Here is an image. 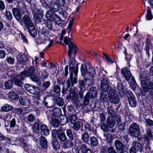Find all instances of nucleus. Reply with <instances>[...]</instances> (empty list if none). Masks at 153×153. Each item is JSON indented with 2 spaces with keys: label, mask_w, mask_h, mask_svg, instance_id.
I'll return each instance as SVG.
<instances>
[{
  "label": "nucleus",
  "mask_w": 153,
  "mask_h": 153,
  "mask_svg": "<svg viewBox=\"0 0 153 153\" xmlns=\"http://www.w3.org/2000/svg\"><path fill=\"white\" fill-rule=\"evenodd\" d=\"M141 79V83L144 92H142V94L145 96L146 92H149L150 94H153V82H149L148 84L147 83L149 82V79L148 76H144L143 75H140Z\"/></svg>",
  "instance_id": "obj_1"
},
{
  "label": "nucleus",
  "mask_w": 153,
  "mask_h": 153,
  "mask_svg": "<svg viewBox=\"0 0 153 153\" xmlns=\"http://www.w3.org/2000/svg\"><path fill=\"white\" fill-rule=\"evenodd\" d=\"M87 64L88 66L86 76L87 78L85 79V81L86 84L88 86H90L93 83L94 76L96 75V71H97L98 68L97 67H92L90 63H87Z\"/></svg>",
  "instance_id": "obj_2"
},
{
  "label": "nucleus",
  "mask_w": 153,
  "mask_h": 153,
  "mask_svg": "<svg viewBox=\"0 0 153 153\" xmlns=\"http://www.w3.org/2000/svg\"><path fill=\"white\" fill-rule=\"evenodd\" d=\"M22 22L25 25L30 35L33 37H35L36 36V30L35 26L29 16L26 15L24 16L22 19Z\"/></svg>",
  "instance_id": "obj_3"
},
{
  "label": "nucleus",
  "mask_w": 153,
  "mask_h": 153,
  "mask_svg": "<svg viewBox=\"0 0 153 153\" xmlns=\"http://www.w3.org/2000/svg\"><path fill=\"white\" fill-rule=\"evenodd\" d=\"M68 56L70 63L72 66L74 63V57L78 49L77 46L74 44H71L69 45Z\"/></svg>",
  "instance_id": "obj_4"
},
{
  "label": "nucleus",
  "mask_w": 153,
  "mask_h": 153,
  "mask_svg": "<svg viewBox=\"0 0 153 153\" xmlns=\"http://www.w3.org/2000/svg\"><path fill=\"white\" fill-rule=\"evenodd\" d=\"M108 99L113 104H118L120 99L116 91L113 89H110L108 94Z\"/></svg>",
  "instance_id": "obj_5"
},
{
  "label": "nucleus",
  "mask_w": 153,
  "mask_h": 153,
  "mask_svg": "<svg viewBox=\"0 0 153 153\" xmlns=\"http://www.w3.org/2000/svg\"><path fill=\"white\" fill-rule=\"evenodd\" d=\"M139 128L135 123H132L129 128V133L132 136L137 137L139 134Z\"/></svg>",
  "instance_id": "obj_6"
},
{
  "label": "nucleus",
  "mask_w": 153,
  "mask_h": 153,
  "mask_svg": "<svg viewBox=\"0 0 153 153\" xmlns=\"http://www.w3.org/2000/svg\"><path fill=\"white\" fill-rule=\"evenodd\" d=\"M66 98L67 100L70 99L71 100L73 101L75 103H76L77 106L79 105L78 102L79 101V100L76 88L71 89L69 94L66 97Z\"/></svg>",
  "instance_id": "obj_7"
},
{
  "label": "nucleus",
  "mask_w": 153,
  "mask_h": 153,
  "mask_svg": "<svg viewBox=\"0 0 153 153\" xmlns=\"http://www.w3.org/2000/svg\"><path fill=\"white\" fill-rule=\"evenodd\" d=\"M70 70L71 71L70 74V78L71 80V84L72 86L74 84L77 83V74L78 70L76 68L73 66L70 67Z\"/></svg>",
  "instance_id": "obj_8"
},
{
  "label": "nucleus",
  "mask_w": 153,
  "mask_h": 153,
  "mask_svg": "<svg viewBox=\"0 0 153 153\" xmlns=\"http://www.w3.org/2000/svg\"><path fill=\"white\" fill-rule=\"evenodd\" d=\"M44 4L45 7L47 6L49 10L53 13L56 12L59 10V8L58 4L54 1H51L49 4L45 3Z\"/></svg>",
  "instance_id": "obj_9"
},
{
  "label": "nucleus",
  "mask_w": 153,
  "mask_h": 153,
  "mask_svg": "<svg viewBox=\"0 0 153 153\" xmlns=\"http://www.w3.org/2000/svg\"><path fill=\"white\" fill-rule=\"evenodd\" d=\"M43 16V12L42 10L37 8L35 9L33 17L37 22H41V19Z\"/></svg>",
  "instance_id": "obj_10"
},
{
  "label": "nucleus",
  "mask_w": 153,
  "mask_h": 153,
  "mask_svg": "<svg viewBox=\"0 0 153 153\" xmlns=\"http://www.w3.org/2000/svg\"><path fill=\"white\" fill-rule=\"evenodd\" d=\"M109 80L107 78H103L101 80V92H107L108 90L111 89L109 85Z\"/></svg>",
  "instance_id": "obj_11"
},
{
  "label": "nucleus",
  "mask_w": 153,
  "mask_h": 153,
  "mask_svg": "<svg viewBox=\"0 0 153 153\" xmlns=\"http://www.w3.org/2000/svg\"><path fill=\"white\" fill-rule=\"evenodd\" d=\"M127 93L130 96L129 97H128L129 105L131 107H135L136 106L137 103L136 99L133 96V94L131 91H128Z\"/></svg>",
  "instance_id": "obj_12"
},
{
  "label": "nucleus",
  "mask_w": 153,
  "mask_h": 153,
  "mask_svg": "<svg viewBox=\"0 0 153 153\" xmlns=\"http://www.w3.org/2000/svg\"><path fill=\"white\" fill-rule=\"evenodd\" d=\"M24 78V76L21 73V74L16 76L15 78L13 79V81L15 85L21 86L23 85L22 81Z\"/></svg>",
  "instance_id": "obj_13"
},
{
  "label": "nucleus",
  "mask_w": 153,
  "mask_h": 153,
  "mask_svg": "<svg viewBox=\"0 0 153 153\" xmlns=\"http://www.w3.org/2000/svg\"><path fill=\"white\" fill-rule=\"evenodd\" d=\"M121 73L123 75L127 81L130 80L131 74L130 70L128 68H125L122 69Z\"/></svg>",
  "instance_id": "obj_14"
},
{
  "label": "nucleus",
  "mask_w": 153,
  "mask_h": 153,
  "mask_svg": "<svg viewBox=\"0 0 153 153\" xmlns=\"http://www.w3.org/2000/svg\"><path fill=\"white\" fill-rule=\"evenodd\" d=\"M34 68L32 67H31L29 68L27 70L24 71L21 73L25 77L27 76L30 77L34 74Z\"/></svg>",
  "instance_id": "obj_15"
},
{
  "label": "nucleus",
  "mask_w": 153,
  "mask_h": 153,
  "mask_svg": "<svg viewBox=\"0 0 153 153\" xmlns=\"http://www.w3.org/2000/svg\"><path fill=\"white\" fill-rule=\"evenodd\" d=\"M132 146L137 151L141 152L143 149L142 144L137 141H134L132 143Z\"/></svg>",
  "instance_id": "obj_16"
},
{
  "label": "nucleus",
  "mask_w": 153,
  "mask_h": 153,
  "mask_svg": "<svg viewBox=\"0 0 153 153\" xmlns=\"http://www.w3.org/2000/svg\"><path fill=\"white\" fill-rule=\"evenodd\" d=\"M88 65L87 64H85L83 65H82L81 67V74L83 77H84V80L85 79L87 78L86 77L87 74L88 72L87 68H88Z\"/></svg>",
  "instance_id": "obj_17"
},
{
  "label": "nucleus",
  "mask_w": 153,
  "mask_h": 153,
  "mask_svg": "<svg viewBox=\"0 0 153 153\" xmlns=\"http://www.w3.org/2000/svg\"><path fill=\"white\" fill-rule=\"evenodd\" d=\"M85 123V121L82 120H79L78 121L75 123L73 126V129L76 131H78L80 127V124H81V127H82L83 124Z\"/></svg>",
  "instance_id": "obj_18"
},
{
  "label": "nucleus",
  "mask_w": 153,
  "mask_h": 153,
  "mask_svg": "<svg viewBox=\"0 0 153 153\" xmlns=\"http://www.w3.org/2000/svg\"><path fill=\"white\" fill-rule=\"evenodd\" d=\"M115 117H109L108 118L107 120V125L108 127L112 128L114 126L115 124Z\"/></svg>",
  "instance_id": "obj_19"
},
{
  "label": "nucleus",
  "mask_w": 153,
  "mask_h": 153,
  "mask_svg": "<svg viewBox=\"0 0 153 153\" xmlns=\"http://www.w3.org/2000/svg\"><path fill=\"white\" fill-rule=\"evenodd\" d=\"M12 12L14 17L17 20H19L21 18L20 10L18 8H14L12 9Z\"/></svg>",
  "instance_id": "obj_20"
},
{
  "label": "nucleus",
  "mask_w": 153,
  "mask_h": 153,
  "mask_svg": "<svg viewBox=\"0 0 153 153\" xmlns=\"http://www.w3.org/2000/svg\"><path fill=\"white\" fill-rule=\"evenodd\" d=\"M97 94L96 90L94 88H91L89 91L86 94L91 99L94 98L96 97Z\"/></svg>",
  "instance_id": "obj_21"
},
{
  "label": "nucleus",
  "mask_w": 153,
  "mask_h": 153,
  "mask_svg": "<svg viewBox=\"0 0 153 153\" xmlns=\"http://www.w3.org/2000/svg\"><path fill=\"white\" fill-rule=\"evenodd\" d=\"M78 153H92V152L90 149L87 148L85 144H82L80 150L78 151Z\"/></svg>",
  "instance_id": "obj_22"
},
{
  "label": "nucleus",
  "mask_w": 153,
  "mask_h": 153,
  "mask_svg": "<svg viewBox=\"0 0 153 153\" xmlns=\"http://www.w3.org/2000/svg\"><path fill=\"white\" fill-rule=\"evenodd\" d=\"M115 146L117 150H123L125 148L124 145L119 140H116L114 142Z\"/></svg>",
  "instance_id": "obj_23"
},
{
  "label": "nucleus",
  "mask_w": 153,
  "mask_h": 153,
  "mask_svg": "<svg viewBox=\"0 0 153 153\" xmlns=\"http://www.w3.org/2000/svg\"><path fill=\"white\" fill-rule=\"evenodd\" d=\"M57 137L60 141L62 142H64L67 139L65 133L60 130H58Z\"/></svg>",
  "instance_id": "obj_24"
},
{
  "label": "nucleus",
  "mask_w": 153,
  "mask_h": 153,
  "mask_svg": "<svg viewBox=\"0 0 153 153\" xmlns=\"http://www.w3.org/2000/svg\"><path fill=\"white\" fill-rule=\"evenodd\" d=\"M51 111L52 114L55 117L60 116L62 114V111L61 109L59 108H52Z\"/></svg>",
  "instance_id": "obj_25"
},
{
  "label": "nucleus",
  "mask_w": 153,
  "mask_h": 153,
  "mask_svg": "<svg viewBox=\"0 0 153 153\" xmlns=\"http://www.w3.org/2000/svg\"><path fill=\"white\" fill-rule=\"evenodd\" d=\"M40 144L43 149H45L47 147V142L45 138L43 136H41L39 138Z\"/></svg>",
  "instance_id": "obj_26"
},
{
  "label": "nucleus",
  "mask_w": 153,
  "mask_h": 153,
  "mask_svg": "<svg viewBox=\"0 0 153 153\" xmlns=\"http://www.w3.org/2000/svg\"><path fill=\"white\" fill-rule=\"evenodd\" d=\"M19 57H17L18 59V62L20 63H23L28 60L27 57L26 56L25 54H23L22 55L19 56Z\"/></svg>",
  "instance_id": "obj_27"
},
{
  "label": "nucleus",
  "mask_w": 153,
  "mask_h": 153,
  "mask_svg": "<svg viewBox=\"0 0 153 153\" xmlns=\"http://www.w3.org/2000/svg\"><path fill=\"white\" fill-rule=\"evenodd\" d=\"M40 129L45 135H47L49 133V130L46 125L45 124L42 125L40 127Z\"/></svg>",
  "instance_id": "obj_28"
},
{
  "label": "nucleus",
  "mask_w": 153,
  "mask_h": 153,
  "mask_svg": "<svg viewBox=\"0 0 153 153\" xmlns=\"http://www.w3.org/2000/svg\"><path fill=\"white\" fill-rule=\"evenodd\" d=\"M84 124H85L84 127L86 130H88L89 131H91L90 133V135H92L93 134H94V135L96 134L97 133V131L96 130H93V131H92L89 124L86 123L85 122V123Z\"/></svg>",
  "instance_id": "obj_29"
},
{
  "label": "nucleus",
  "mask_w": 153,
  "mask_h": 153,
  "mask_svg": "<svg viewBox=\"0 0 153 153\" xmlns=\"http://www.w3.org/2000/svg\"><path fill=\"white\" fill-rule=\"evenodd\" d=\"M147 13L146 16V19L147 20H151L153 18L151 8L149 7H148L147 8Z\"/></svg>",
  "instance_id": "obj_30"
},
{
  "label": "nucleus",
  "mask_w": 153,
  "mask_h": 153,
  "mask_svg": "<svg viewBox=\"0 0 153 153\" xmlns=\"http://www.w3.org/2000/svg\"><path fill=\"white\" fill-rule=\"evenodd\" d=\"M53 16V18L51 20L53 21L55 23L58 25L60 24L62 22V20L59 16L56 14Z\"/></svg>",
  "instance_id": "obj_31"
},
{
  "label": "nucleus",
  "mask_w": 153,
  "mask_h": 153,
  "mask_svg": "<svg viewBox=\"0 0 153 153\" xmlns=\"http://www.w3.org/2000/svg\"><path fill=\"white\" fill-rule=\"evenodd\" d=\"M52 12V11L50 10H48L46 12L45 16L49 20H52L53 18V16L55 14L53 13Z\"/></svg>",
  "instance_id": "obj_32"
},
{
  "label": "nucleus",
  "mask_w": 153,
  "mask_h": 153,
  "mask_svg": "<svg viewBox=\"0 0 153 153\" xmlns=\"http://www.w3.org/2000/svg\"><path fill=\"white\" fill-rule=\"evenodd\" d=\"M12 109V106L8 104H6L4 106H2L1 108V110L2 111L6 112L10 111Z\"/></svg>",
  "instance_id": "obj_33"
},
{
  "label": "nucleus",
  "mask_w": 153,
  "mask_h": 153,
  "mask_svg": "<svg viewBox=\"0 0 153 153\" xmlns=\"http://www.w3.org/2000/svg\"><path fill=\"white\" fill-rule=\"evenodd\" d=\"M101 94L99 98V100L102 102H106L107 101V94H104V92H101Z\"/></svg>",
  "instance_id": "obj_34"
},
{
  "label": "nucleus",
  "mask_w": 153,
  "mask_h": 153,
  "mask_svg": "<svg viewBox=\"0 0 153 153\" xmlns=\"http://www.w3.org/2000/svg\"><path fill=\"white\" fill-rule=\"evenodd\" d=\"M81 139L85 143H87L89 139V135L88 134L85 132L82 134Z\"/></svg>",
  "instance_id": "obj_35"
},
{
  "label": "nucleus",
  "mask_w": 153,
  "mask_h": 153,
  "mask_svg": "<svg viewBox=\"0 0 153 153\" xmlns=\"http://www.w3.org/2000/svg\"><path fill=\"white\" fill-rule=\"evenodd\" d=\"M73 144V142L71 140H68L63 143V146L64 148H69L72 147Z\"/></svg>",
  "instance_id": "obj_36"
},
{
  "label": "nucleus",
  "mask_w": 153,
  "mask_h": 153,
  "mask_svg": "<svg viewBox=\"0 0 153 153\" xmlns=\"http://www.w3.org/2000/svg\"><path fill=\"white\" fill-rule=\"evenodd\" d=\"M30 100L27 98H21L19 100V102L21 104L24 105H28L30 103Z\"/></svg>",
  "instance_id": "obj_37"
},
{
  "label": "nucleus",
  "mask_w": 153,
  "mask_h": 153,
  "mask_svg": "<svg viewBox=\"0 0 153 153\" xmlns=\"http://www.w3.org/2000/svg\"><path fill=\"white\" fill-rule=\"evenodd\" d=\"M9 98L13 100H16L19 97V95L18 94H16L14 92H10L9 93Z\"/></svg>",
  "instance_id": "obj_38"
},
{
  "label": "nucleus",
  "mask_w": 153,
  "mask_h": 153,
  "mask_svg": "<svg viewBox=\"0 0 153 153\" xmlns=\"http://www.w3.org/2000/svg\"><path fill=\"white\" fill-rule=\"evenodd\" d=\"M78 85L79 88L81 90H85V84L84 81L82 80H79L78 82Z\"/></svg>",
  "instance_id": "obj_39"
},
{
  "label": "nucleus",
  "mask_w": 153,
  "mask_h": 153,
  "mask_svg": "<svg viewBox=\"0 0 153 153\" xmlns=\"http://www.w3.org/2000/svg\"><path fill=\"white\" fill-rule=\"evenodd\" d=\"M4 16L9 21H10L12 19V15L11 13L8 11L6 10Z\"/></svg>",
  "instance_id": "obj_40"
},
{
  "label": "nucleus",
  "mask_w": 153,
  "mask_h": 153,
  "mask_svg": "<svg viewBox=\"0 0 153 153\" xmlns=\"http://www.w3.org/2000/svg\"><path fill=\"white\" fill-rule=\"evenodd\" d=\"M51 124L53 127L55 128H57L59 125V120L57 119H53L51 120Z\"/></svg>",
  "instance_id": "obj_41"
},
{
  "label": "nucleus",
  "mask_w": 153,
  "mask_h": 153,
  "mask_svg": "<svg viewBox=\"0 0 153 153\" xmlns=\"http://www.w3.org/2000/svg\"><path fill=\"white\" fill-rule=\"evenodd\" d=\"M91 144L94 146H96L98 144V141L94 137H92L90 138Z\"/></svg>",
  "instance_id": "obj_42"
},
{
  "label": "nucleus",
  "mask_w": 153,
  "mask_h": 153,
  "mask_svg": "<svg viewBox=\"0 0 153 153\" xmlns=\"http://www.w3.org/2000/svg\"><path fill=\"white\" fill-rule=\"evenodd\" d=\"M107 111L108 114L111 116V117H115L116 113L111 107H108L107 108Z\"/></svg>",
  "instance_id": "obj_43"
},
{
  "label": "nucleus",
  "mask_w": 153,
  "mask_h": 153,
  "mask_svg": "<svg viewBox=\"0 0 153 153\" xmlns=\"http://www.w3.org/2000/svg\"><path fill=\"white\" fill-rule=\"evenodd\" d=\"M4 85L7 89H9L13 87V82L12 80L6 81L5 82Z\"/></svg>",
  "instance_id": "obj_44"
},
{
  "label": "nucleus",
  "mask_w": 153,
  "mask_h": 153,
  "mask_svg": "<svg viewBox=\"0 0 153 153\" xmlns=\"http://www.w3.org/2000/svg\"><path fill=\"white\" fill-rule=\"evenodd\" d=\"M124 53L125 54V59L127 62L130 61L132 59L131 55L129 54H128L127 52V49H125L124 51Z\"/></svg>",
  "instance_id": "obj_45"
},
{
  "label": "nucleus",
  "mask_w": 153,
  "mask_h": 153,
  "mask_svg": "<svg viewBox=\"0 0 153 153\" xmlns=\"http://www.w3.org/2000/svg\"><path fill=\"white\" fill-rule=\"evenodd\" d=\"M60 144L59 142L57 140H54L53 143V147L55 150L59 149L60 148Z\"/></svg>",
  "instance_id": "obj_46"
},
{
  "label": "nucleus",
  "mask_w": 153,
  "mask_h": 153,
  "mask_svg": "<svg viewBox=\"0 0 153 153\" xmlns=\"http://www.w3.org/2000/svg\"><path fill=\"white\" fill-rule=\"evenodd\" d=\"M25 88L27 91H29L30 92H31V91L32 90V89H33V90L35 89L36 87L34 86H30L28 84H26L25 85Z\"/></svg>",
  "instance_id": "obj_47"
},
{
  "label": "nucleus",
  "mask_w": 153,
  "mask_h": 153,
  "mask_svg": "<svg viewBox=\"0 0 153 153\" xmlns=\"http://www.w3.org/2000/svg\"><path fill=\"white\" fill-rule=\"evenodd\" d=\"M106 141L108 143L111 142L113 140V137L112 135L109 134H107L105 135Z\"/></svg>",
  "instance_id": "obj_48"
},
{
  "label": "nucleus",
  "mask_w": 153,
  "mask_h": 153,
  "mask_svg": "<svg viewBox=\"0 0 153 153\" xmlns=\"http://www.w3.org/2000/svg\"><path fill=\"white\" fill-rule=\"evenodd\" d=\"M6 61L9 64H13L15 61L14 56L8 57L7 58Z\"/></svg>",
  "instance_id": "obj_49"
},
{
  "label": "nucleus",
  "mask_w": 153,
  "mask_h": 153,
  "mask_svg": "<svg viewBox=\"0 0 153 153\" xmlns=\"http://www.w3.org/2000/svg\"><path fill=\"white\" fill-rule=\"evenodd\" d=\"M145 123L146 124V126L149 127L153 126V121L150 119H146L145 120Z\"/></svg>",
  "instance_id": "obj_50"
},
{
  "label": "nucleus",
  "mask_w": 153,
  "mask_h": 153,
  "mask_svg": "<svg viewBox=\"0 0 153 153\" xmlns=\"http://www.w3.org/2000/svg\"><path fill=\"white\" fill-rule=\"evenodd\" d=\"M66 134L67 136L69 137L70 140H73L74 136L73 134L72 131L71 130L68 129L66 131Z\"/></svg>",
  "instance_id": "obj_51"
},
{
  "label": "nucleus",
  "mask_w": 153,
  "mask_h": 153,
  "mask_svg": "<svg viewBox=\"0 0 153 153\" xmlns=\"http://www.w3.org/2000/svg\"><path fill=\"white\" fill-rule=\"evenodd\" d=\"M72 39L71 38H68L67 37H65L64 40V43L68 45L71 44H73L71 42Z\"/></svg>",
  "instance_id": "obj_52"
},
{
  "label": "nucleus",
  "mask_w": 153,
  "mask_h": 153,
  "mask_svg": "<svg viewBox=\"0 0 153 153\" xmlns=\"http://www.w3.org/2000/svg\"><path fill=\"white\" fill-rule=\"evenodd\" d=\"M48 76V74L45 70L44 69L41 71V77L42 79H45Z\"/></svg>",
  "instance_id": "obj_53"
},
{
  "label": "nucleus",
  "mask_w": 153,
  "mask_h": 153,
  "mask_svg": "<svg viewBox=\"0 0 153 153\" xmlns=\"http://www.w3.org/2000/svg\"><path fill=\"white\" fill-rule=\"evenodd\" d=\"M89 97L88 96V95L86 94L84 97L83 100V104L84 106L87 105L89 104Z\"/></svg>",
  "instance_id": "obj_54"
},
{
  "label": "nucleus",
  "mask_w": 153,
  "mask_h": 153,
  "mask_svg": "<svg viewBox=\"0 0 153 153\" xmlns=\"http://www.w3.org/2000/svg\"><path fill=\"white\" fill-rule=\"evenodd\" d=\"M52 20H48L47 21L46 23V26L48 29L51 30H52Z\"/></svg>",
  "instance_id": "obj_55"
},
{
  "label": "nucleus",
  "mask_w": 153,
  "mask_h": 153,
  "mask_svg": "<svg viewBox=\"0 0 153 153\" xmlns=\"http://www.w3.org/2000/svg\"><path fill=\"white\" fill-rule=\"evenodd\" d=\"M63 99L61 97L58 98L56 100L57 104L60 106H62L63 105Z\"/></svg>",
  "instance_id": "obj_56"
},
{
  "label": "nucleus",
  "mask_w": 153,
  "mask_h": 153,
  "mask_svg": "<svg viewBox=\"0 0 153 153\" xmlns=\"http://www.w3.org/2000/svg\"><path fill=\"white\" fill-rule=\"evenodd\" d=\"M77 118L75 115L72 114L70 117V121L72 124H74Z\"/></svg>",
  "instance_id": "obj_57"
},
{
  "label": "nucleus",
  "mask_w": 153,
  "mask_h": 153,
  "mask_svg": "<svg viewBox=\"0 0 153 153\" xmlns=\"http://www.w3.org/2000/svg\"><path fill=\"white\" fill-rule=\"evenodd\" d=\"M54 91L56 93H59L61 91L60 87L59 85H55L54 86Z\"/></svg>",
  "instance_id": "obj_58"
},
{
  "label": "nucleus",
  "mask_w": 153,
  "mask_h": 153,
  "mask_svg": "<svg viewBox=\"0 0 153 153\" xmlns=\"http://www.w3.org/2000/svg\"><path fill=\"white\" fill-rule=\"evenodd\" d=\"M28 120L30 122H33L35 120L34 116L32 114H30L27 117Z\"/></svg>",
  "instance_id": "obj_59"
},
{
  "label": "nucleus",
  "mask_w": 153,
  "mask_h": 153,
  "mask_svg": "<svg viewBox=\"0 0 153 153\" xmlns=\"http://www.w3.org/2000/svg\"><path fill=\"white\" fill-rule=\"evenodd\" d=\"M101 127L102 129L104 131L107 132L108 131V128L106 125L104 123H102L101 125Z\"/></svg>",
  "instance_id": "obj_60"
},
{
  "label": "nucleus",
  "mask_w": 153,
  "mask_h": 153,
  "mask_svg": "<svg viewBox=\"0 0 153 153\" xmlns=\"http://www.w3.org/2000/svg\"><path fill=\"white\" fill-rule=\"evenodd\" d=\"M42 33L45 36L48 37L49 36L50 32L46 29H43Z\"/></svg>",
  "instance_id": "obj_61"
},
{
  "label": "nucleus",
  "mask_w": 153,
  "mask_h": 153,
  "mask_svg": "<svg viewBox=\"0 0 153 153\" xmlns=\"http://www.w3.org/2000/svg\"><path fill=\"white\" fill-rule=\"evenodd\" d=\"M58 130L59 129H58L57 130H56L55 129H53L52 130V135L53 137L56 138L57 135L58 136Z\"/></svg>",
  "instance_id": "obj_62"
},
{
  "label": "nucleus",
  "mask_w": 153,
  "mask_h": 153,
  "mask_svg": "<svg viewBox=\"0 0 153 153\" xmlns=\"http://www.w3.org/2000/svg\"><path fill=\"white\" fill-rule=\"evenodd\" d=\"M108 153H116L115 150L111 146H110L108 148Z\"/></svg>",
  "instance_id": "obj_63"
},
{
  "label": "nucleus",
  "mask_w": 153,
  "mask_h": 153,
  "mask_svg": "<svg viewBox=\"0 0 153 153\" xmlns=\"http://www.w3.org/2000/svg\"><path fill=\"white\" fill-rule=\"evenodd\" d=\"M30 78L33 81L35 82L38 81L39 80V78L34 74L30 77Z\"/></svg>",
  "instance_id": "obj_64"
}]
</instances>
